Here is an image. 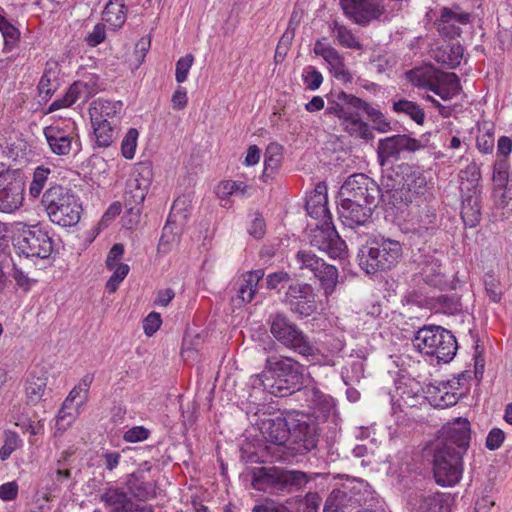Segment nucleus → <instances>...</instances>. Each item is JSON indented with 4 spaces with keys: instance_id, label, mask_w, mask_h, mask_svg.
Masks as SVG:
<instances>
[{
    "instance_id": "nucleus-1",
    "label": "nucleus",
    "mask_w": 512,
    "mask_h": 512,
    "mask_svg": "<svg viewBox=\"0 0 512 512\" xmlns=\"http://www.w3.org/2000/svg\"><path fill=\"white\" fill-rule=\"evenodd\" d=\"M471 440L470 422L466 418H456L447 423L433 452V475L438 485L451 487L462 478L463 456Z\"/></svg>"
},
{
    "instance_id": "nucleus-2",
    "label": "nucleus",
    "mask_w": 512,
    "mask_h": 512,
    "mask_svg": "<svg viewBox=\"0 0 512 512\" xmlns=\"http://www.w3.org/2000/svg\"><path fill=\"white\" fill-rule=\"evenodd\" d=\"M380 193L379 185L366 174L350 175L338 192L341 222L352 229L365 225L378 206Z\"/></svg>"
},
{
    "instance_id": "nucleus-3",
    "label": "nucleus",
    "mask_w": 512,
    "mask_h": 512,
    "mask_svg": "<svg viewBox=\"0 0 512 512\" xmlns=\"http://www.w3.org/2000/svg\"><path fill=\"white\" fill-rule=\"evenodd\" d=\"M403 256L402 244L384 236L369 238L359 248L357 259L359 266L367 274H376L394 268Z\"/></svg>"
},
{
    "instance_id": "nucleus-4",
    "label": "nucleus",
    "mask_w": 512,
    "mask_h": 512,
    "mask_svg": "<svg viewBox=\"0 0 512 512\" xmlns=\"http://www.w3.org/2000/svg\"><path fill=\"white\" fill-rule=\"evenodd\" d=\"M312 478L300 470L258 467L252 471V486L258 491L284 496L303 489Z\"/></svg>"
},
{
    "instance_id": "nucleus-5",
    "label": "nucleus",
    "mask_w": 512,
    "mask_h": 512,
    "mask_svg": "<svg viewBox=\"0 0 512 512\" xmlns=\"http://www.w3.org/2000/svg\"><path fill=\"white\" fill-rule=\"evenodd\" d=\"M41 203L50 221L61 227L76 225L83 210L75 192L62 185H53L48 188L43 193Z\"/></svg>"
},
{
    "instance_id": "nucleus-6",
    "label": "nucleus",
    "mask_w": 512,
    "mask_h": 512,
    "mask_svg": "<svg viewBox=\"0 0 512 512\" xmlns=\"http://www.w3.org/2000/svg\"><path fill=\"white\" fill-rule=\"evenodd\" d=\"M412 341L418 351L435 356L438 362L449 363L458 349L455 336L441 326L431 325L420 328Z\"/></svg>"
},
{
    "instance_id": "nucleus-7",
    "label": "nucleus",
    "mask_w": 512,
    "mask_h": 512,
    "mask_svg": "<svg viewBox=\"0 0 512 512\" xmlns=\"http://www.w3.org/2000/svg\"><path fill=\"white\" fill-rule=\"evenodd\" d=\"M265 369L276 377L275 384L272 385V394L283 397L303 386L304 366L290 357L269 356Z\"/></svg>"
},
{
    "instance_id": "nucleus-8",
    "label": "nucleus",
    "mask_w": 512,
    "mask_h": 512,
    "mask_svg": "<svg viewBox=\"0 0 512 512\" xmlns=\"http://www.w3.org/2000/svg\"><path fill=\"white\" fill-rule=\"evenodd\" d=\"M273 337L286 348L304 356H314L317 349L298 326L283 313L272 314L268 320Z\"/></svg>"
},
{
    "instance_id": "nucleus-9",
    "label": "nucleus",
    "mask_w": 512,
    "mask_h": 512,
    "mask_svg": "<svg viewBox=\"0 0 512 512\" xmlns=\"http://www.w3.org/2000/svg\"><path fill=\"white\" fill-rule=\"evenodd\" d=\"M292 419L289 442L286 449L290 455H305L317 448L319 442V426L315 419L304 415H297Z\"/></svg>"
},
{
    "instance_id": "nucleus-10",
    "label": "nucleus",
    "mask_w": 512,
    "mask_h": 512,
    "mask_svg": "<svg viewBox=\"0 0 512 512\" xmlns=\"http://www.w3.org/2000/svg\"><path fill=\"white\" fill-rule=\"evenodd\" d=\"M25 180L18 169L0 171V213L13 214L23 206Z\"/></svg>"
},
{
    "instance_id": "nucleus-11",
    "label": "nucleus",
    "mask_w": 512,
    "mask_h": 512,
    "mask_svg": "<svg viewBox=\"0 0 512 512\" xmlns=\"http://www.w3.org/2000/svg\"><path fill=\"white\" fill-rule=\"evenodd\" d=\"M408 0H340L344 13L360 25L379 18L393 2L391 10H400Z\"/></svg>"
},
{
    "instance_id": "nucleus-12",
    "label": "nucleus",
    "mask_w": 512,
    "mask_h": 512,
    "mask_svg": "<svg viewBox=\"0 0 512 512\" xmlns=\"http://www.w3.org/2000/svg\"><path fill=\"white\" fill-rule=\"evenodd\" d=\"M15 248L26 258H48L53 251V241L39 225L23 229L16 239Z\"/></svg>"
},
{
    "instance_id": "nucleus-13",
    "label": "nucleus",
    "mask_w": 512,
    "mask_h": 512,
    "mask_svg": "<svg viewBox=\"0 0 512 512\" xmlns=\"http://www.w3.org/2000/svg\"><path fill=\"white\" fill-rule=\"evenodd\" d=\"M331 222H323L310 233V245L319 251L325 252L330 258L341 259L346 254V243L338 235L336 229L330 226Z\"/></svg>"
},
{
    "instance_id": "nucleus-14",
    "label": "nucleus",
    "mask_w": 512,
    "mask_h": 512,
    "mask_svg": "<svg viewBox=\"0 0 512 512\" xmlns=\"http://www.w3.org/2000/svg\"><path fill=\"white\" fill-rule=\"evenodd\" d=\"M327 99L328 107L325 114L335 115L342 122L360 116L361 112H366L369 106L366 101L344 91L331 93Z\"/></svg>"
},
{
    "instance_id": "nucleus-15",
    "label": "nucleus",
    "mask_w": 512,
    "mask_h": 512,
    "mask_svg": "<svg viewBox=\"0 0 512 512\" xmlns=\"http://www.w3.org/2000/svg\"><path fill=\"white\" fill-rule=\"evenodd\" d=\"M315 298L314 289L310 284L294 283L289 285L284 302L292 313L308 317L317 309Z\"/></svg>"
},
{
    "instance_id": "nucleus-16",
    "label": "nucleus",
    "mask_w": 512,
    "mask_h": 512,
    "mask_svg": "<svg viewBox=\"0 0 512 512\" xmlns=\"http://www.w3.org/2000/svg\"><path fill=\"white\" fill-rule=\"evenodd\" d=\"M424 148L420 140L406 134H398L379 140L378 161L381 166L391 157H398L402 151L415 152Z\"/></svg>"
},
{
    "instance_id": "nucleus-17",
    "label": "nucleus",
    "mask_w": 512,
    "mask_h": 512,
    "mask_svg": "<svg viewBox=\"0 0 512 512\" xmlns=\"http://www.w3.org/2000/svg\"><path fill=\"white\" fill-rule=\"evenodd\" d=\"M470 21L471 14L462 11L460 6L444 7L437 22V29L442 36L453 39L461 35L460 26L467 25Z\"/></svg>"
},
{
    "instance_id": "nucleus-18",
    "label": "nucleus",
    "mask_w": 512,
    "mask_h": 512,
    "mask_svg": "<svg viewBox=\"0 0 512 512\" xmlns=\"http://www.w3.org/2000/svg\"><path fill=\"white\" fill-rule=\"evenodd\" d=\"M259 429L267 442L277 446L286 445L289 442L292 420L276 416L261 420Z\"/></svg>"
},
{
    "instance_id": "nucleus-19",
    "label": "nucleus",
    "mask_w": 512,
    "mask_h": 512,
    "mask_svg": "<svg viewBox=\"0 0 512 512\" xmlns=\"http://www.w3.org/2000/svg\"><path fill=\"white\" fill-rule=\"evenodd\" d=\"M43 132L52 153L58 156H66L72 151H79L78 141L62 128L58 126H48L44 128Z\"/></svg>"
},
{
    "instance_id": "nucleus-20",
    "label": "nucleus",
    "mask_w": 512,
    "mask_h": 512,
    "mask_svg": "<svg viewBox=\"0 0 512 512\" xmlns=\"http://www.w3.org/2000/svg\"><path fill=\"white\" fill-rule=\"evenodd\" d=\"M408 505L411 512H449V505L444 495L417 491L409 495Z\"/></svg>"
},
{
    "instance_id": "nucleus-21",
    "label": "nucleus",
    "mask_w": 512,
    "mask_h": 512,
    "mask_svg": "<svg viewBox=\"0 0 512 512\" xmlns=\"http://www.w3.org/2000/svg\"><path fill=\"white\" fill-rule=\"evenodd\" d=\"M481 190L475 185L463 195L461 217L465 226L474 228L481 221Z\"/></svg>"
},
{
    "instance_id": "nucleus-22",
    "label": "nucleus",
    "mask_w": 512,
    "mask_h": 512,
    "mask_svg": "<svg viewBox=\"0 0 512 512\" xmlns=\"http://www.w3.org/2000/svg\"><path fill=\"white\" fill-rule=\"evenodd\" d=\"M100 501L109 512H128L133 507L127 493L119 488L105 489Z\"/></svg>"
},
{
    "instance_id": "nucleus-23",
    "label": "nucleus",
    "mask_w": 512,
    "mask_h": 512,
    "mask_svg": "<svg viewBox=\"0 0 512 512\" xmlns=\"http://www.w3.org/2000/svg\"><path fill=\"white\" fill-rule=\"evenodd\" d=\"M59 67L56 62H48L38 84L39 96L47 101L58 88Z\"/></svg>"
},
{
    "instance_id": "nucleus-24",
    "label": "nucleus",
    "mask_w": 512,
    "mask_h": 512,
    "mask_svg": "<svg viewBox=\"0 0 512 512\" xmlns=\"http://www.w3.org/2000/svg\"><path fill=\"white\" fill-rule=\"evenodd\" d=\"M357 509L351 496H347L346 492L339 486L334 488L326 498L323 512H353Z\"/></svg>"
},
{
    "instance_id": "nucleus-25",
    "label": "nucleus",
    "mask_w": 512,
    "mask_h": 512,
    "mask_svg": "<svg viewBox=\"0 0 512 512\" xmlns=\"http://www.w3.org/2000/svg\"><path fill=\"white\" fill-rule=\"evenodd\" d=\"M91 123L94 130L96 145L101 148L109 147L115 140L117 132L115 124L108 119L91 118Z\"/></svg>"
},
{
    "instance_id": "nucleus-26",
    "label": "nucleus",
    "mask_w": 512,
    "mask_h": 512,
    "mask_svg": "<svg viewBox=\"0 0 512 512\" xmlns=\"http://www.w3.org/2000/svg\"><path fill=\"white\" fill-rule=\"evenodd\" d=\"M127 7L124 0H109L106 4L102 19L114 29L121 28L126 21Z\"/></svg>"
},
{
    "instance_id": "nucleus-27",
    "label": "nucleus",
    "mask_w": 512,
    "mask_h": 512,
    "mask_svg": "<svg viewBox=\"0 0 512 512\" xmlns=\"http://www.w3.org/2000/svg\"><path fill=\"white\" fill-rule=\"evenodd\" d=\"M263 277V269H258L243 274L241 284L238 289V297L243 302H251L254 298L255 293L257 292V285Z\"/></svg>"
},
{
    "instance_id": "nucleus-28",
    "label": "nucleus",
    "mask_w": 512,
    "mask_h": 512,
    "mask_svg": "<svg viewBox=\"0 0 512 512\" xmlns=\"http://www.w3.org/2000/svg\"><path fill=\"white\" fill-rule=\"evenodd\" d=\"M313 275L319 281L326 296L331 295L335 291L338 283V270L335 266L323 261V266L318 267Z\"/></svg>"
},
{
    "instance_id": "nucleus-29",
    "label": "nucleus",
    "mask_w": 512,
    "mask_h": 512,
    "mask_svg": "<svg viewBox=\"0 0 512 512\" xmlns=\"http://www.w3.org/2000/svg\"><path fill=\"white\" fill-rule=\"evenodd\" d=\"M121 101L99 99L90 108V117L100 119H113L122 109Z\"/></svg>"
},
{
    "instance_id": "nucleus-30",
    "label": "nucleus",
    "mask_w": 512,
    "mask_h": 512,
    "mask_svg": "<svg viewBox=\"0 0 512 512\" xmlns=\"http://www.w3.org/2000/svg\"><path fill=\"white\" fill-rule=\"evenodd\" d=\"M307 213L315 219H322L323 222H331L332 215L327 206V196L310 195L306 201Z\"/></svg>"
},
{
    "instance_id": "nucleus-31",
    "label": "nucleus",
    "mask_w": 512,
    "mask_h": 512,
    "mask_svg": "<svg viewBox=\"0 0 512 512\" xmlns=\"http://www.w3.org/2000/svg\"><path fill=\"white\" fill-rule=\"evenodd\" d=\"M47 379L31 374L26 381V397L29 404H37L46 394Z\"/></svg>"
},
{
    "instance_id": "nucleus-32",
    "label": "nucleus",
    "mask_w": 512,
    "mask_h": 512,
    "mask_svg": "<svg viewBox=\"0 0 512 512\" xmlns=\"http://www.w3.org/2000/svg\"><path fill=\"white\" fill-rule=\"evenodd\" d=\"M152 181V168L149 163H139L135 167L130 179L127 182V187L140 188L146 192L151 185Z\"/></svg>"
},
{
    "instance_id": "nucleus-33",
    "label": "nucleus",
    "mask_w": 512,
    "mask_h": 512,
    "mask_svg": "<svg viewBox=\"0 0 512 512\" xmlns=\"http://www.w3.org/2000/svg\"><path fill=\"white\" fill-rule=\"evenodd\" d=\"M393 111L397 114H405L418 125L425 121L424 110L416 103L407 99H400L393 103Z\"/></svg>"
},
{
    "instance_id": "nucleus-34",
    "label": "nucleus",
    "mask_w": 512,
    "mask_h": 512,
    "mask_svg": "<svg viewBox=\"0 0 512 512\" xmlns=\"http://www.w3.org/2000/svg\"><path fill=\"white\" fill-rule=\"evenodd\" d=\"M340 487L346 492L348 497L349 495L351 496V500H353L356 508L366 503L365 492H367V485L362 480L348 478Z\"/></svg>"
},
{
    "instance_id": "nucleus-35",
    "label": "nucleus",
    "mask_w": 512,
    "mask_h": 512,
    "mask_svg": "<svg viewBox=\"0 0 512 512\" xmlns=\"http://www.w3.org/2000/svg\"><path fill=\"white\" fill-rule=\"evenodd\" d=\"M128 486L133 496L140 501H145L156 495V487L153 482L142 481L134 475H132L131 479L128 481Z\"/></svg>"
},
{
    "instance_id": "nucleus-36",
    "label": "nucleus",
    "mask_w": 512,
    "mask_h": 512,
    "mask_svg": "<svg viewBox=\"0 0 512 512\" xmlns=\"http://www.w3.org/2000/svg\"><path fill=\"white\" fill-rule=\"evenodd\" d=\"M191 201L187 196L178 197L171 208L170 214L168 216L170 223H178L180 226H183L189 215L191 209Z\"/></svg>"
},
{
    "instance_id": "nucleus-37",
    "label": "nucleus",
    "mask_w": 512,
    "mask_h": 512,
    "mask_svg": "<svg viewBox=\"0 0 512 512\" xmlns=\"http://www.w3.org/2000/svg\"><path fill=\"white\" fill-rule=\"evenodd\" d=\"M324 60L329 65L330 72L336 79L343 82H351L352 76L345 67L343 57L336 49H334Z\"/></svg>"
},
{
    "instance_id": "nucleus-38",
    "label": "nucleus",
    "mask_w": 512,
    "mask_h": 512,
    "mask_svg": "<svg viewBox=\"0 0 512 512\" xmlns=\"http://www.w3.org/2000/svg\"><path fill=\"white\" fill-rule=\"evenodd\" d=\"M323 259L316 256L309 250H299L294 258L295 265L299 270H308L311 273L323 266Z\"/></svg>"
},
{
    "instance_id": "nucleus-39",
    "label": "nucleus",
    "mask_w": 512,
    "mask_h": 512,
    "mask_svg": "<svg viewBox=\"0 0 512 512\" xmlns=\"http://www.w3.org/2000/svg\"><path fill=\"white\" fill-rule=\"evenodd\" d=\"M146 195L147 192L140 188L126 186L124 204L130 214L139 215L141 213L142 203Z\"/></svg>"
},
{
    "instance_id": "nucleus-40",
    "label": "nucleus",
    "mask_w": 512,
    "mask_h": 512,
    "mask_svg": "<svg viewBox=\"0 0 512 512\" xmlns=\"http://www.w3.org/2000/svg\"><path fill=\"white\" fill-rule=\"evenodd\" d=\"M296 25L297 24L294 23V19L292 16L289 21L287 29L283 33V35L280 38L278 45L276 47L275 56H274V59L276 62H282L284 60V58L286 57V55L290 49V46L292 44V41L295 37Z\"/></svg>"
},
{
    "instance_id": "nucleus-41",
    "label": "nucleus",
    "mask_w": 512,
    "mask_h": 512,
    "mask_svg": "<svg viewBox=\"0 0 512 512\" xmlns=\"http://www.w3.org/2000/svg\"><path fill=\"white\" fill-rule=\"evenodd\" d=\"M406 78L415 87L429 89L433 83V72L431 68L418 67L407 71Z\"/></svg>"
},
{
    "instance_id": "nucleus-42",
    "label": "nucleus",
    "mask_w": 512,
    "mask_h": 512,
    "mask_svg": "<svg viewBox=\"0 0 512 512\" xmlns=\"http://www.w3.org/2000/svg\"><path fill=\"white\" fill-rule=\"evenodd\" d=\"M345 130L351 135L355 137L362 138L364 140H372L374 135L369 128V125L362 121L360 116L354 117V119H349L347 121L342 122Z\"/></svg>"
},
{
    "instance_id": "nucleus-43",
    "label": "nucleus",
    "mask_w": 512,
    "mask_h": 512,
    "mask_svg": "<svg viewBox=\"0 0 512 512\" xmlns=\"http://www.w3.org/2000/svg\"><path fill=\"white\" fill-rule=\"evenodd\" d=\"M0 35L4 40L5 49L8 51L15 47L20 38L19 30L2 15H0Z\"/></svg>"
},
{
    "instance_id": "nucleus-44",
    "label": "nucleus",
    "mask_w": 512,
    "mask_h": 512,
    "mask_svg": "<svg viewBox=\"0 0 512 512\" xmlns=\"http://www.w3.org/2000/svg\"><path fill=\"white\" fill-rule=\"evenodd\" d=\"M463 53L464 48L461 44H452L448 47V51H443L442 56H438V61L447 65L448 68L454 69L460 65Z\"/></svg>"
},
{
    "instance_id": "nucleus-45",
    "label": "nucleus",
    "mask_w": 512,
    "mask_h": 512,
    "mask_svg": "<svg viewBox=\"0 0 512 512\" xmlns=\"http://www.w3.org/2000/svg\"><path fill=\"white\" fill-rule=\"evenodd\" d=\"M50 173L51 170L44 166H39L35 169L33 179L29 187V193L32 197L36 198L41 194Z\"/></svg>"
},
{
    "instance_id": "nucleus-46",
    "label": "nucleus",
    "mask_w": 512,
    "mask_h": 512,
    "mask_svg": "<svg viewBox=\"0 0 512 512\" xmlns=\"http://www.w3.org/2000/svg\"><path fill=\"white\" fill-rule=\"evenodd\" d=\"M114 272L106 282V290L108 293H115L119 287V284L126 278L129 273V266L127 264L121 263L116 268L113 269Z\"/></svg>"
},
{
    "instance_id": "nucleus-47",
    "label": "nucleus",
    "mask_w": 512,
    "mask_h": 512,
    "mask_svg": "<svg viewBox=\"0 0 512 512\" xmlns=\"http://www.w3.org/2000/svg\"><path fill=\"white\" fill-rule=\"evenodd\" d=\"M485 291L491 301L498 303L502 299V291L500 290V281L492 274L486 273L484 276Z\"/></svg>"
},
{
    "instance_id": "nucleus-48",
    "label": "nucleus",
    "mask_w": 512,
    "mask_h": 512,
    "mask_svg": "<svg viewBox=\"0 0 512 512\" xmlns=\"http://www.w3.org/2000/svg\"><path fill=\"white\" fill-rule=\"evenodd\" d=\"M181 230L182 226H180L178 223H170L168 218L163 228L162 236L159 240L158 249L160 250L166 245L176 241Z\"/></svg>"
},
{
    "instance_id": "nucleus-49",
    "label": "nucleus",
    "mask_w": 512,
    "mask_h": 512,
    "mask_svg": "<svg viewBox=\"0 0 512 512\" xmlns=\"http://www.w3.org/2000/svg\"><path fill=\"white\" fill-rule=\"evenodd\" d=\"M21 440L17 433L8 431L5 433L4 444L0 448V459L5 461L20 446Z\"/></svg>"
},
{
    "instance_id": "nucleus-50",
    "label": "nucleus",
    "mask_w": 512,
    "mask_h": 512,
    "mask_svg": "<svg viewBox=\"0 0 512 512\" xmlns=\"http://www.w3.org/2000/svg\"><path fill=\"white\" fill-rule=\"evenodd\" d=\"M137 138L138 131L135 128H130L126 133L121 145L122 155L126 159H132L134 157L137 146Z\"/></svg>"
},
{
    "instance_id": "nucleus-51",
    "label": "nucleus",
    "mask_w": 512,
    "mask_h": 512,
    "mask_svg": "<svg viewBox=\"0 0 512 512\" xmlns=\"http://www.w3.org/2000/svg\"><path fill=\"white\" fill-rule=\"evenodd\" d=\"M365 113L373 122L375 130L381 133H385L391 130L390 122L385 118L381 111L369 105Z\"/></svg>"
},
{
    "instance_id": "nucleus-52",
    "label": "nucleus",
    "mask_w": 512,
    "mask_h": 512,
    "mask_svg": "<svg viewBox=\"0 0 512 512\" xmlns=\"http://www.w3.org/2000/svg\"><path fill=\"white\" fill-rule=\"evenodd\" d=\"M280 148L278 145H270L267 148L265 161H264V172L263 176H269L271 173L276 170L280 164V156L278 154Z\"/></svg>"
},
{
    "instance_id": "nucleus-53",
    "label": "nucleus",
    "mask_w": 512,
    "mask_h": 512,
    "mask_svg": "<svg viewBox=\"0 0 512 512\" xmlns=\"http://www.w3.org/2000/svg\"><path fill=\"white\" fill-rule=\"evenodd\" d=\"M336 37L340 44L345 47L359 49L361 47L357 38L352 34L350 30H348L345 26L335 25Z\"/></svg>"
},
{
    "instance_id": "nucleus-54",
    "label": "nucleus",
    "mask_w": 512,
    "mask_h": 512,
    "mask_svg": "<svg viewBox=\"0 0 512 512\" xmlns=\"http://www.w3.org/2000/svg\"><path fill=\"white\" fill-rule=\"evenodd\" d=\"M302 77L306 88L313 91L317 90L323 82L322 74L313 66L306 67Z\"/></svg>"
},
{
    "instance_id": "nucleus-55",
    "label": "nucleus",
    "mask_w": 512,
    "mask_h": 512,
    "mask_svg": "<svg viewBox=\"0 0 512 512\" xmlns=\"http://www.w3.org/2000/svg\"><path fill=\"white\" fill-rule=\"evenodd\" d=\"M252 512H292L284 503L265 498L252 508Z\"/></svg>"
},
{
    "instance_id": "nucleus-56",
    "label": "nucleus",
    "mask_w": 512,
    "mask_h": 512,
    "mask_svg": "<svg viewBox=\"0 0 512 512\" xmlns=\"http://www.w3.org/2000/svg\"><path fill=\"white\" fill-rule=\"evenodd\" d=\"M194 57L192 54H187L181 57L176 63L175 78L178 83L186 81L189 70L193 64Z\"/></svg>"
},
{
    "instance_id": "nucleus-57",
    "label": "nucleus",
    "mask_w": 512,
    "mask_h": 512,
    "mask_svg": "<svg viewBox=\"0 0 512 512\" xmlns=\"http://www.w3.org/2000/svg\"><path fill=\"white\" fill-rule=\"evenodd\" d=\"M391 198L394 205H408L413 202L416 196L412 193L411 188L403 184L402 187L392 190Z\"/></svg>"
},
{
    "instance_id": "nucleus-58",
    "label": "nucleus",
    "mask_w": 512,
    "mask_h": 512,
    "mask_svg": "<svg viewBox=\"0 0 512 512\" xmlns=\"http://www.w3.org/2000/svg\"><path fill=\"white\" fill-rule=\"evenodd\" d=\"M67 91L74 103L78 100L85 101L90 96L89 85L82 81L74 82Z\"/></svg>"
},
{
    "instance_id": "nucleus-59",
    "label": "nucleus",
    "mask_w": 512,
    "mask_h": 512,
    "mask_svg": "<svg viewBox=\"0 0 512 512\" xmlns=\"http://www.w3.org/2000/svg\"><path fill=\"white\" fill-rule=\"evenodd\" d=\"M404 184L411 188L412 193L417 197L423 194L426 189V178L420 173H413L407 177Z\"/></svg>"
},
{
    "instance_id": "nucleus-60",
    "label": "nucleus",
    "mask_w": 512,
    "mask_h": 512,
    "mask_svg": "<svg viewBox=\"0 0 512 512\" xmlns=\"http://www.w3.org/2000/svg\"><path fill=\"white\" fill-rule=\"evenodd\" d=\"M299 502L303 506L302 512H318L322 498L317 492H308Z\"/></svg>"
},
{
    "instance_id": "nucleus-61",
    "label": "nucleus",
    "mask_w": 512,
    "mask_h": 512,
    "mask_svg": "<svg viewBox=\"0 0 512 512\" xmlns=\"http://www.w3.org/2000/svg\"><path fill=\"white\" fill-rule=\"evenodd\" d=\"M497 208L502 209V219L508 218L512 213V188L502 189L501 196L497 202Z\"/></svg>"
},
{
    "instance_id": "nucleus-62",
    "label": "nucleus",
    "mask_w": 512,
    "mask_h": 512,
    "mask_svg": "<svg viewBox=\"0 0 512 512\" xmlns=\"http://www.w3.org/2000/svg\"><path fill=\"white\" fill-rule=\"evenodd\" d=\"M11 276L16 282L17 286L23 289L24 291L30 290L32 284L34 283V280L28 277V275L24 273V271L21 268H19L15 263L13 264Z\"/></svg>"
},
{
    "instance_id": "nucleus-63",
    "label": "nucleus",
    "mask_w": 512,
    "mask_h": 512,
    "mask_svg": "<svg viewBox=\"0 0 512 512\" xmlns=\"http://www.w3.org/2000/svg\"><path fill=\"white\" fill-rule=\"evenodd\" d=\"M265 232H266L265 220L260 213L255 212L254 218L252 219V223L248 229V233L255 239H261L265 235Z\"/></svg>"
},
{
    "instance_id": "nucleus-64",
    "label": "nucleus",
    "mask_w": 512,
    "mask_h": 512,
    "mask_svg": "<svg viewBox=\"0 0 512 512\" xmlns=\"http://www.w3.org/2000/svg\"><path fill=\"white\" fill-rule=\"evenodd\" d=\"M149 430L143 426H135L124 433V440L130 443L140 442L149 437Z\"/></svg>"
}]
</instances>
